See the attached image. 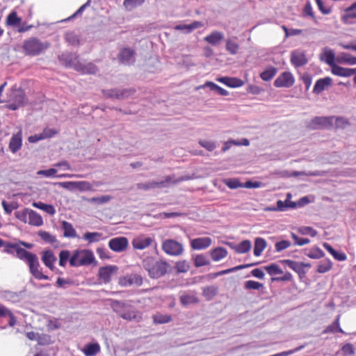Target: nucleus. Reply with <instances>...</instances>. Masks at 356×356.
I'll return each instance as SVG.
<instances>
[{
  "instance_id": "obj_1",
  "label": "nucleus",
  "mask_w": 356,
  "mask_h": 356,
  "mask_svg": "<svg viewBox=\"0 0 356 356\" xmlns=\"http://www.w3.org/2000/svg\"><path fill=\"white\" fill-rule=\"evenodd\" d=\"M142 266L152 279H159L165 275L169 268V264L165 261H156L152 257L145 258L142 261Z\"/></svg>"
},
{
  "instance_id": "obj_2",
  "label": "nucleus",
  "mask_w": 356,
  "mask_h": 356,
  "mask_svg": "<svg viewBox=\"0 0 356 356\" xmlns=\"http://www.w3.org/2000/svg\"><path fill=\"white\" fill-rule=\"evenodd\" d=\"M95 261L93 252L90 250H76L70 259V265L73 267L88 266Z\"/></svg>"
},
{
  "instance_id": "obj_3",
  "label": "nucleus",
  "mask_w": 356,
  "mask_h": 356,
  "mask_svg": "<svg viewBox=\"0 0 356 356\" xmlns=\"http://www.w3.org/2000/svg\"><path fill=\"white\" fill-rule=\"evenodd\" d=\"M111 307L120 317L125 320L131 321L137 319V314L131 305L125 302L112 300Z\"/></svg>"
},
{
  "instance_id": "obj_4",
  "label": "nucleus",
  "mask_w": 356,
  "mask_h": 356,
  "mask_svg": "<svg viewBox=\"0 0 356 356\" xmlns=\"http://www.w3.org/2000/svg\"><path fill=\"white\" fill-rule=\"evenodd\" d=\"M25 100V93L20 88H13L8 93V108L12 111H15L22 106Z\"/></svg>"
},
{
  "instance_id": "obj_5",
  "label": "nucleus",
  "mask_w": 356,
  "mask_h": 356,
  "mask_svg": "<svg viewBox=\"0 0 356 356\" xmlns=\"http://www.w3.org/2000/svg\"><path fill=\"white\" fill-rule=\"evenodd\" d=\"M49 46V43H43L38 38H32L24 42L23 49L26 54L35 56L44 51Z\"/></svg>"
},
{
  "instance_id": "obj_6",
  "label": "nucleus",
  "mask_w": 356,
  "mask_h": 356,
  "mask_svg": "<svg viewBox=\"0 0 356 356\" xmlns=\"http://www.w3.org/2000/svg\"><path fill=\"white\" fill-rule=\"evenodd\" d=\"M334 120L337 126L347 124V121L342 117H316L311 122V127L313 129H321L328 127L332 125Z\"/></svg>"
},
{
  "instance_id": "obj_7",
  "label": "nucleus",
  "mask_w": 356,
  "mask_h": 356,
  "mask_svg": "<svg viewBox=\"0 0 356 356\" xmlns=\"http://www.w3.org/2000/svg\"><path fill=\"white\" fill-rule=\"evenodd\" d=\"M171 182L172 177L170 176H167L163 180L159 181H149L146 183H138L136 184V186L138 190L149 191L150 189L167 187Z\"/></svg>"
},
{
  "instance_id": "obj_8",
  "label": "nucleus",
  "mask_w": 356,
  "mask_h": 356,
  "mask_svg": "<svg viewBox=\"0 0 356 356\" xmlns=\"http://www.w3.org/2000/svg\"><path fill=\"white\" fill-rule=\"evenodd\" d=\"M162 249L170 255H179L184 250L182 245L172 239H168L163 241Z\"/></svg>"
},
{
  "instance_id": "obj_9",
  "label": "nucleus",
  "mask_w": 356,
  "mask_h": 356,
  "mask_svg": "<svg viewBox=\"0 0 356 356\" xmlns=\"http://www.w3.org/2000/svg\"><path fill=\"white\" fill-rule=\"evenodd\" d=\"M30 273L38 280H49L47 275H44L40 270V263L36 254H34L29 260L27 261Z\"/></svg>"
},
{
  "instance_id": "obj_10",
  "label": "nucleus",
  "mask_w": 356,
  "mask_h": 356,
  "mask_svg": "<svg viewBox=\"0 0 356 356\" xmlns=\"http://www.w3.org/2000/svg\"><path fill=\"white\" fill-rule=\"evenodd\" d=\"M128 245V239L124 236L115 237L108 241L109 248L116 252L124 251L127 248Z\"/></svg>"
},
{
  "instance_id": "obj_11",
  "label": "nucleus",
  "mask_w": 356,
  "mask_h": 356,
  "mask_svg": "<svg viewBox=\"0 0 356 356\" xmlns=\"http://www.w3.org/2000/svg\"><path fill=\"white\" fill-rule=\"evenodd\" d=\"M294 81V77L291 72H284L275 80L274 86L277 88H290Z\"/></svg>"
},
{
  "instance_id": "obj_12",
  "label": "nucleus",
  "mask_w": 356,
  "mask_h": 356,
  "mask_svg": "<svg viewBox=\"0 0 356 356\" xmlns=\"http://www.w3.org/2000/svg\"><path fill=\"white\" fill-rule=\"evenodd\" d=\"M143 277L136 273L127 275L119 279V284L122 286H129L131 285L140 286L143 284Z\"/></svg>"
},
{
  "instance_id": "obj_13",
  "label": "nucleus",
  "mask_w": 356,
  "mask_h": 356,
  "mask_svg": "<svg viewBox=\"0 0 356 356\" xmlns=\"http://www.w3.org/2000/svg\"><path fill=\"white\" fill-rule=\"evenodd\" d=\"M308 60L305 51L302 49H295L291 53V63L295 67H300L306 65Z\"/></svg>"
},
{
  "instance_id": "obj_14",
  "label": "nucleus",
  "mask_w": 356,
  "mask_h": 356,
  "mask_svg": "<svg viewBox=\"0 0 356 356\" xmlns=\"http://www.w3.org/2000/svg\"><path fill=\"white\" fill-rule=\"evenodd\" d=\"M57 134V131L54 129L46 127L42 133L30 136L28 140L31 143H35L40 140H45L54 137Z\"/></svg>"
},
{
  "instance_id": "obj_15",
  "label": "nucleus",
  "mask_w": 356,
  "mask_h": 356,
  "mask_svg": "<svg viewBox=\"0 0 356 356\" xmlns=\"http://www.w3.org/2000/svg\"><path fill=\"white\" fill-rule=\"evenodd\" d=\"M118 270V268L116 266L101 267L98 272L99 278L103 280L104 283H108L111 281V277L117 273Z\"/></svg>"
},
{
  "instance_id": "obj_16",
  "label": "nucleus",
  "mask_w": 356,
  "mask_h": 356,
  "mask_svg": "<svg viewBox=\"0 0 356 356\" xmlns=\"http://www.w3.org/2000/svg\"><path fill=\"white\" fill-rule=\"evenodd\" d=\"M154 241L152 237H147L145 235H140L132 241V245L134 249L143 250L150 246Z\"/></svg>"
},
{
  "instance_id": "obj_17",
  "label": "nucleus",
  "mask_w": 356,
  "mask_h": 356,
  "mask_svg": "<svg viewBox=\"0 0 356 356\" xmlns=\"http://www.w3.org/2000/svg\"><path fill=\"white\" fill-rule=\"evenodd\" d=\"M59 60L63 61L65 66L72 67L76 70V67L80 65L81 61L78 59V56L75 54L67 53L59 56Z\"/></svg>"
},
{
  "instance_id": "obj_18",
  "label": "nucleus",
  "mask_w": 356,
  "mask_h": 356,
  "mask_svg": "<svg viewBox=\"0 0 356 356\" xmlns=\"http://www.w3.org/2000/svg\"><path fill=\"white\" fill-rule=\"evenodd\" d=\"M22 145V131L20 129L16 134H14L10 140L9 148L13 154H15Z\"/></svg>"
},
{
  "instance_id": "obj_19",
  "label": "nucleus",
  "mask_w": 356,
  "mask_h": 356,
  "mask_svg": "<svg viewBox=\"0 0 356 356\" xmlns=\"http://www.w3.org/2000/svg\"><path fill=\"white\" fill-rule=\"evenodd\" d=\"M331 72L333 74L336 76L342 77H350L355 73L356 69L346 68L341 67L337 64H334L331 67Z\"/></svg>"
},
{
  "instance_id": "obj_20",
  "label": "nucleus",
  "mask_w": 356,
  "mask_h": 356,
  "mask_svg": "<svg viewBox=\"0 0 356 356\" xmlns=\"http://www.w3.org/2000/svg\"><path fill=\"white\" fill-rule=\"evenodd\" d=\"M332 82V79L328 76L318 79L314 84L313 92L317 95L320 94L327 87L330 86Z\"/></svg>"
},
{
  "instance_id": "obj_21",
  "label": "nucleus",
  "mask_w": 356,
  "mask_h": 356,
  "mask_svg": "<svg viewBox=\"0 0 356 356\" xmlns=\"http://www.w3.org/2000/svg\"><path fill=\"white\" fill-rule=\"evenodd\" d=\"M297 207V204L295 202L285 200V201L277 200L276 202V207H268L267 210L273 211H284L287 209H295Z\"/></svg>"
},
{
  "instance_id": "obj_22",
  "label": "nucleus",
  "mask_w": 356,
  "mask_h": 356,
  "mask_svg": "<svg viewBox=\"0 0 356 356\" xmlns=\"http://www.w3.org/2000/svg\"><path fill=\"white\" fill-rule=\"evenodd\" d=\"M217 81L230 88H239L243 86L244 82L236 77L222 76L217 79Z\"/></svg>"
},
{
  "instance_id": "obj_23",
  "label": "nucleus",
  "mask_w": 356,
  "mask_h": 356,
  "mask_svg": "<svg viewBox=\"0 0 356 356\" xmlns=\"http://www.w3.org/2000/svg\"><path fill=\"white\" fill-rule=\"evenodd\" d=\"M134 51L129 48L122 49L119 54L120 61L125 65H129L134 62Z\"/></svg>"
},
{
  "instance_id": "obj_24",
  "label": "nucleus",
  "mask_w": 356,
  "mask_h": 356,
  "mask_svg": "<svg viewBox=\"0 0 356 356\" xmlns=\"http://www.w3.org/2000/svg\"><path fill=\"white\" fill-rule=\"evenodd\" d=\"M223 38V33L214 31H212L209 35H207L204 38V40L212 46H216L220 43Z\"/></svg>"
},
{
  "instance_id": "obj_25",
  "label": "nucleus",
  "mask_w": 356,
  "mask_h": 356,
  "mask_svg": "<svg viewBox=\"0 0 356 356\" xmlns=\"http://www.w3.org/2000/svg\"><path fill=\"white\" fill-rule=\"evenodd\" d=\"M211 244V239L209 237L197 238L191 241V247L195 250L205 249Z\"/></svg>"
},
{
  "instance_id": "obj_26",
  "label": "nucleus",
  "mask_w": 356,
  "mask_h": 356,
  "mask_svg": "<svg viewBox=\"0 0 356 356\" xmlns=\"http://www.w3.org/2000/svg\"><path fill=\"white\" fill-rule=\"evenodd\" d=\"M336 58L334 51L328 48L323 49L321 54V60L327 63L330 67L336 64Z\"/></svg>"
},
{
  "instance_id": "obj_27",
  "label": "nucleus",
  "mask_w": 356,
  "mask_h": 356,
  "mask_svg": "<svg viewBox=\"0 0 356 356\" xmlns=\"http://www.w3.org/2000/svg\"><path fill=\"white\" fill-rule=\"evenodd\" d=\"M203 23L198 21H194L189 24H178L175 26V29L181 31L185 33H189L193 30L203 26Z\"/></svg>"
},
{
  "instance_id": "obj_28",
  "label": "nucleus",
  "mask_w": 356,
  "mask_h": 356,
  "mask_svg": "<svg viewBox=\"0 0 356 356\" xmlns=\"http://www.w3.org/2000/svg\"><path fill=\"white\" fill-rule=\"evenodd\" d=\"M56 257L54 254L51 250H45L42 253V261L44 265L48 267L50 270H54L55 266L54 263L56 261Z\"/></svg>"
},
{
  "instance_id": "obj_29",
  "label": "nucleus",
  "mask_w": 356,
  "mask_h": 356,
  "mask_svg": "<svg viewBox=\"0 0 356 356\" xmlns=\"http://www.w3.org/2000/svg\"><path fill=\"white\" fill-rule=\"evenodd\" d=\"M76 71L82 74H95L97 67L92 63L81 62L80 65H76Z\"/></svg>"
},
{
  "instance_id": "obj_30",
  "label": "nucleus",
  "mask_w": 356,
  "mask_h": 356,
  "mask_svg": "<svg viewBox=\"0 0 356 356\" xmlns=\"http://www.w3.org/2000/svg\"><path fill=\"white\" fill-rule=\"evenodd\" d=\"M336 61L340 64L354 65H356V57L350 54L342 52L337 55Z\"/></svg>"
},
{
  "instance_id": "obj_31",
  "label": "nucleus",
  "mask_w": 356,
  "mask_h": 356,
  "mask_svg": "<svg viewBox=\"0 0 356 356\" xmlns=\"http://www.w3.org/2000/svg\"><path fill=\"white\" fill-rule=\"evenodd\" d=\"M250 144L249 140L247 138H242L238 140H229L225 142L222 147V152H225L229 149L232 146H248Z\"/></svg>"
},
{
  "instance_id": "obj_32",
  "label": "nucleus",
  "mask_w": 356,
  "mask_h": 356,
  "mask_svg": "<svg viewBox=\"0 0 356 356\" xmlns=\"http://www.w3.org/2000/svg\"><path fill=\"white\" fill-rule=\"evenodd\" d=\"M61 228L63 230V236L66 238H76V232L72 225L65 220L62 221Z\"/></svg>"
},
{
  "instance_id": "obj_33",
  "label": "nucleus",
  "mask_w": 356,
  "mask_h": 356,
  "mask_svg": "<svg viewBox=\"0 0 356 356\" xmlns=\"http://www.w3.org/2000/svg\"><path fill=\"white\" fill-rule=\"evenodd\" d=\"M267 243L263 238H256L254 244V254L257 257L261 255L263 250L266 248Z\"/></svg>"
},
{
  "instance_id": "obj_34",
  "label": "nucleus",
  "mask_w": 356,
  "mask_h": 356,
  "mask_svg": "<svg viewBox=\"0 0 356 356\" xmlns=\"http://www.w3.org/2000/svg\"><path fill=\"white\" fill-rule=\"evenodd\" d=\"M252 244L250 241L244 240L237 245H234L232 249L237 253L244 254L249 252L251 249Z\"/></svg>"
},
{
  "instance_id": "obj_35",
  "label": "nucleus",
  "mask_w": 356,
  "mask_h": 356,
  "mask_svg": "<svg viewBox=\"0 0 356 356\" xmlns=\"http://www.w3.org/2000/svg\"><path fill=\"white\" fill-rule=\"evenodd\" d=\"M29 213V223L33 226H41L43 224V220L40 214L33 210L26 211Z\"/></svg>"
},
{
  "instance_id": "obj_36",
  "label": "nucleus",
  "mask_w": 356,
  "mask_h": 356,
  "mask_svg": "<svg viewBox=\"0 0 356 356\" xmlns=\"http://www.w3.org/2000/svg\"><path fill=\"white\" fill-rule=\"evenodd\" d=\"M211 257L213 261H219L227 255V251L225 248L219 247L212 250L210 252Z\"/></svg>"
},
{
  "instance_id": "obj_37",
  "label": "nucleus",
  "mask_w": 356,
  "mask_h": 356,
  "mask_svg": "<svg viewBox=\"0 0 356 356\" xmlns=\"http://www.w3.org/2000/svg\"><path fill=\"white\" fill-rule=\"evenodd\" d=\"M277 70L276 67L269 66L266 67L261 74L260 77L263 81H268L271 80L276 74Z\"/></svg>"
},
{
  "instance_id": "obj_38",
  "label": "nucleus",
  "mask_w": 356,
  "mask_h": 356,
  "mask_svg": "<svg viewBox=\"0 0 356 356\" xmlns=\"http://www.w3.org/2000/svg\"><path fill=\"white\" fill-rule=\"evenodd\" d=\"M24 292V291H21L19 292H13L7 291L4 292L3 297L8 301H11L13 302H17L22 299Z\"/></svg>"
},
{
  "instance_id": "obj_39",
  "label": "nucleus",
  "mask_w": 356,
  "mask_h": 356,
  "mask_svg": "<svg viewBox=\"0 0 356 356\" xmlns=\"http://www.w3.org/2000/svg\"><path fill=\"white\" fill-rule=\"evenodd\" d=\"M16 257L23 261H26L27 262L35 254L30 252L25 249L21 248L19 245H17L16 250Z\"/></svg>"
},
{
  "instance_id": "obj_40",
  "label": "nucleus",
  "mask_w": 356,
  "mask_h": 356,
  "mask_svg": "<svg viewBox=\"0 0 356 356\" xmlns=\"http://www.w3.org/2000/svg\"><path fill=\"white\" fill-rule=\"evenodd\" d=\"M323 247L338 261H345L346 255L343 252H338L330 244L327 243H323Z\"/></svg>"
},
{
  "instance_id": "obj_41",
  "label": "nucleus",
  "mask_w": 356,
  "mask_h": 356,
  "mask_svg": "<svg viewBox=\"0 0 356 356\" xmlns=\"http://www.w3.org/2000/svg\"><path fill=\"white\" fill-rule=\"evenodd\" d=\"M305 254L311 259H320L325 256V253L318 247L313 248L310 250H305Z\"/></svg>"
},
{
  "instance_id": "obj_42",
  "label": "nucleus",
  "mask_w": 356,
  "mask_h": 356,
  "mask_svg": "<svg viewBox=\"0 0 356 356\" xmlns=\"http://www.w3.org/2000/svg\"><path fill=\"white\" fill-rule=\"evenodd\" d=\"M33 206L37 209L43 210L50 215H54L56 213V209L51 204H47L42 202H34Z\"/></svg>"
},
{
  "instance_id": "obj_43",
  "label": "nucleus",
  "mask_w": 356,
  "mask_h": 356,
  "mask_svg": "<svg viewBox=\"0 0 356 356\" xmlns=\"http://www.w3.org/2000/svg\"><path fill=\"white\" fill-rule=\"evenodd\" d=\"M199 302V299L193 294H183L180 296V302L183 306H188L191 304H195Z\"/></svg>"
},
{
  "instance_id": "obj_44",
  "label": "nucleus",
  "mask_w": 356,
  "mask_h": 356,
  "mask_svg": "<svg viewBox=\"0 0 356 356\" xmlns=\"http://www.w3.org/2000/svg\"><path fill=\"white\" fill-rule=\"evenodd\" d=\"M257 264H259V263H252V264H248L239 265V266H235V267L232 268H229V269H227V270H222V271L218 272V273H216L215 274V277H217V276H219V275H225V274H228L229 273L235 272V271L238 270H241V269H244V268H249V267H251V266H256Z\"/></svg>"
},
{
  "instance_id": "obj_45",
  "label": "nucleus",
  "mask_w": 356,
  "mask_h": 356,
  "mask_svg": "<svg viewBox=\"0 0 356 356\" xmlns=\"http://www.w3.org/2000/svg\"><path fill=\"white\" fill-rule=\"evenodd\" d=\"M100 351V346L98 343H89L87 344L83 350L86 356H94Z\"/></svg>"
},
{
  "instance_id": "obj_46",
  "label": "nucleus",
  "mask_w": 356,
  "mask_h": 356,
  "mask_svg": "<svg viewBox=\"0 0 356 356\" xmlns=\"http://www.w3.org/2000/svg\"><path fill=\"white\" fill-rule=\"evenodd\" d=\"M218 288L216 286H208L202 289V295L207 300H211L218 293Z\"/></svg>"
},
{
  "instance_id": "obj_47",
  "label": "nucleus",
  "mask_w": 356,
  "mask_h": 356,
  "mask_svg": "<svg viewBox=\"0 0 356 356\" xmlns=\"http://www.w3.org/2000/svg\"><path fill=\"white\" fill-rule=\"evenodd\" d=\"M172 320L170 315L157 314L153 316V321L156 324L168 323L171 322Z\"/></svg>"
},
{
  "instance_id": "obj_48",
  "label": "nucleus",
  "mask_w": 356,
  "mask_h": 356,
  "mask_svg": "<svg viewBox=\"0 0 356 356\" xmlns=\"http://www.w3.org/2000/svg\"><path fill=\"white\" fill-rule=\"evenodd\" d=\"M204 86L209 88L212 91H216L220 95L226 96L228 95V92L226 90L213 82L207 81Z\"/></svg>"
},
{
  "instance_id": "obj_49",
  "label": "nucleus",
  "mask_w": 356,
  "mask_h": 356,
  "mask_svg": "<svg viewBox=\"0 0 356 356\" xmlns=\"http://www.w3.org/2000/svg\"><path fill=\"white\" fill-rule=\"evenodd\" d=\"M111 200V197L110 195H102L100 197H94L88 199V202L94 204H103L107 203Z\"/></svg>"
},
{
  "instance_id": "obj_50",
  "label": "nucleus",
  "mask_w": 356,
  "mask_h": 356,
  "mask_svg": "<svg viewBox=\"0 0 356 356\" xmlns=\"http://www.w3.org/2000/svg\"><path fill=\"white\" fill-rule=\"evenodd\" d=\"M344 18L346 19H356V1L345 9Z\"/></svg>"
},
{
  "instance_id": "obj_51",
  "label": "nucleus",
  "mask_w": 356,
  "mask_h": 356,
  "mask_svg": "<svg viewBox=\"0 0 356 356\" xmlns=\"http://www.w3.org/2000/svg\"><path fill=\"white\" fill-rule=\"evenodd\" d=\"M21 22V18L17 15L15 11L11 12L7 17L6 23L7 25L10 26H15L19 24Z\"/></svg>"
},
{
  "instance_id": "obj_52",
  "label": "nucleus",
  "mask_w": 356,
  "mask_h": 356,
  "mask_svg": "<svg viewBox=\"0 0 356 356\" xmlns=\"http://www.w3.org/2000/svg\"><path fill=\"white\" fill-rule=\"evenodd\" d=\"M102 236V234L99 232H86L83 235V239L88 241L89 243H92L99 241Z\"/></svg>"
},
{
  "instance_id": "obj_53",
  "label": "nucleus",
  "mask_w": 356,
  "mask_h": 356,
  "mask_svg": "<svg viewBox=\"0 0 356 356\" xmlns=\"http://www.w3.org/2000/svg\"><path fill=\"white\" fill-rule=\"evenodd\" d=\"M239 49V45L232 41V40L229 39L226 41V50L232 55H235L238 53V51Z\"/></svg>"
},
{
  "instance_id": "obj_54",
  "label": "nucleus",
  "mask_w": 356,
  "mask_h": 356,
  "mask_svg": "<svg viewBox=\"0 0 356 356\" xmlns=\"http://www.w3.org/2000/svg\"><path fill=\"white\" fill-rule=\"evenodd\" d=\"M244 288L245 289L262 290L264 286V284L253 280H248L244 283Z\"/></svg>"
},
{
  "instance_id": "obj_55",
  "label": "nucleus",
  "mask_w": 356,
  "mask_h": 356,
  "mask_svg": "<svg viewBox=\"0 0 356 356\" xmlns=\"http://www.w3.org/2000/svg\"><path fill=\"white\" fill-rule=\"evenodd\" d=\"M104 95L108 97L120 99L124 97V93L118 89L103 90Z\"/></svg>"
},
{
  "instance_id": "obj_56",
  "label": "nucleus",
  "mask_w": 356,
  "mask_h": 356,
  "mask_svg": "<svg viewBox=\"0 0 356 356\" xmlns=\"http://www.w3.org/2000/svg\"><path fill=\"white\" fill-rule=\"evenodd\" d=\"M38 236L44 241L54 244L57 242V239L55 236L50 234L49 232L45 231H40Z\"/></svg>"
},
{
  "instance_id": "obj_57",
  "label": "nucleus",
  "mask_w": 356,
  "mask_h": 356,
  "mask_svg": "<svg viewBox=\"0 0 356 356\" xmlns=\"http://www.w3.org/2000/svg\"><path fill=\"white\" fill-rule=\"evenodd\" d=\"M209 264V260L204 254H198L194 259V264L196 267L207 266Z\"/></svg>"
},
{
  "instance_id": "obj_58",
  "label": "nucleus",
  "mask_w": 356,
  "mask_h": 356,
  "mask_svg": "<svg viewBox=\"0 0 356 356\" xmlns=\"http://www.w3.org/2000/svg\"><path fill=\"white\" fill-rule=\"evenodd\" d=\"M332 262L330 259H326L324 261H322L317 268V272L318 273H325L330 270L332 268Z\"/></svg>"
},
{
  "instance_id": "obj_59",
  "label": "nucleus",
  "mask_w": 356,
  "mask_h": 356,
  "mask_svg": "<svg viewBox=\"0 0 356 356\" xmlns=\"http://www.w3.org/2000/svg\"><path fill=\"white\" fill-rule=\"evenodd\" d=\"M264 269L270 275L283 273V270L276 264H271L268 266H264Z\"/></svg>"
},
{
  "instance_id": "obj_60",
  "label": "nucleus",
  "mask_w": 356,
  "mask_h": 356,
  "mask_svg": "<svg viewBox=\"0 0 356 356\" xmlns=\"http://www.w3.org/2000/svg\"><path fill=\"white\" fill-rule=\"evenodd\" d=\"M280 262L286 264L290 268H291L296 273H298V271H301V264L299 262L289 259L281 260Z\"/></svg>"
},
{
  "instance_id": "obj_61",
  "label": "nucleus",
  "mask_w": 356,
  "mask_h": 356,
  "mask_svg": "<svg viewBox=\"0 0 356 356\" xmlns=\"http://www.w3.org/2000/svg\"><path fill=\"white\" fill-rule=\"evenodd\" d=\"M70 252L65 250H62L59 253V265L60 266H65L67 261L70 259Z\"/></svg>"
},
{
  "instance_id": "obj_62",
  "label": "nucleus",
  "mask_w": 356,
  "mask_h": 356,
  "mask_svg": "<svg viewBox=\"0 0 356 356\" xmlns=\"http://www.w3.org/2000/svg\"><path fill=\"white\" fill-rule=\"evenodd\" d=\"M145 0H124V6L127 10H131L137 6L142 5Z\"/></svg>"
},
{
  "instance_id": "obj_63",
  "label": "nucleus",
  "mask_w": 356,
  "mask_h": 356,
  "mask_svg": "<svg viewBox=\"0 0 356 356\" xmlns=\"http://www.w3.org/2000/svg\"><path fill=\"white\" fill-rule=\"evenodd\" d=\"M298 232L302 235H309L312 237L317 235V232L311 227H302L298 229Z\"/></svg>"
},
{
  "instance_id": "obj_64",
  "label": "nucleus",
  "mask_w": 356,
  "mask_h": 356,
  "mask_svg": "<svg viewBox=\"0 0 356 356\" xmlns=\"http://www.w3.org/2000/svg\"><path fill=\"white\" fill-rule=\"evenodd\" d=\"M341 352L343 356H350L355 353V349L351 343H346L341 348Z\"/></svg>"
}]
</instances>
